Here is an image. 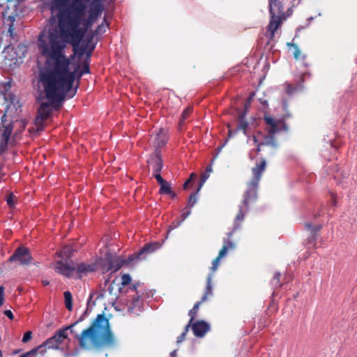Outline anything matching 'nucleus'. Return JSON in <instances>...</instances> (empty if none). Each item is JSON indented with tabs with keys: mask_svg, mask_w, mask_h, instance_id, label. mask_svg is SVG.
<instances>
[{
	"mask_svg": "<svg viewBox=\"0 0 357 357\" xmlns=\"http://www.w3.org/2000/svg\"><path fill=\"white\" fill-rule=\"evenodd\" d=\"M66 40L56 29H50L47 36L43 31L38 36L41 54L54 62L53 70L42 74L41 81L47 99L52 102H57V107L66 98H72L78 87L73 88L77 70L73 72L69 70L70 61L63 53L66 47Z\"/></svg>",
	"mask_w": 357,
	"mask_h": 357,
	"instance_id": "obj_1",
	"label": "nucleus"
},
{
	"mask_svg": "<svg viewBox=\"0 0 357 357\" xmlns=\"http://www.w3.org/2000/svg\"><path fill=\"white\" fill-rule=\"evenodd\" d=\"M89 0H52L50 10L56 13L58 21L56 29L58 34L66 41L79 43L84 38L87 30L96 22L89 16L84 19L86 3Z\"/></svg>",
	"mask_w": 357,
	"mask_h": 357,
	"instance_id": "obj_2",
	"label": "nucleus"
},
{
	"mask_svg": "<svg viewBox=\"0 0 357 357\" xmlns=\"http://www.w3.org/2000/svg\"><path fill=\"white\" fill-rule=\"evenodd\" d=\"M81 348L89 349L91 346L114 347L115 337L111 331L109 320L104 314H98L91 326L80 335L76 334Z\"/></svg>",
	"mask_w": 357,
	"mask_h": 357,
	"instance_id": "obj_3",
	"label": "nucleus"
},
{
	"mask_svg": "<svg viewBox=\"0 0 357 357\" xmlns=\"http://www.w3.org/2000/svg\"><path fill=\"white\" fill-rule=\"evenodd\" d=\"M266 165V161L264 160L259 164H257L256 167L252 168L253 178L248 183L242 203L238 206V212L234 221L233 229L227 234L229 238H230L236 230L241 228L240 222L244 220L245 215L249 211L250 204L256 202L257 199L259 183L261 174L265 170Z\"/></svg>",
	"mask_w": 357,
	"mask_h": 357,
	"instance_id": "obj_4",
	"label": "nucleus"
},
{
	"mask_svg": "<svg viewBox=\"0 0 357 357\" xmlns=\"http://www.w3.org/2000/svg\"><path fill=\"white\" fill-rule=\"evenodd\" d=\"M82 320V318L81 317L72 324L57 331L52 337L48 338L43 344L39 345L38 349H40V354L44 355L46 353L47 349H59L60 346L68 339V331H70V333H73V328Z\"/></svg>",
	"mask_w": 357,
	"mask_h": 357,
	"instance_id": "obj_5",
	"label": "nucleus"
},
{
	"mask_svg": "<svg viewBox=\"0 0 357 357\" xmlns=\"http://www.w3.org/2000/svg\"><path fill=\"white\" fill-rule=\"evenodd\" d=\"M269 13L271 20L268 26V31L270 32L271 38L274 37L282 20L286 19L281 2L278 0H269Z\"/></svg>",
	"mask_w": 357,
	"mask_h": 357,
	"instance_id": "obj_6",
	"label": "nucleus"
},
{
	"mask_svg": "<svg viewBox=\"0 0 357 357\" xmlns=\"http://www.w3.org/2000/svg\"><path fill=\"white\" fill-rule=\"evenodd\" d=\"M162 246V243L158 241H153L146 243L137 252H134L129 256L128 259L130 261H141L145 259L148 255L155 252L159 250Z\"/></svg>",
	"mask_w": 357,
	"mask_h": 357,
	"instance_id": "obj_7",
	"label": "nucleus"
},
{
	"mask_svg": "<svg viewBox=\"0 0 357 357\" xmlns=\"http://www.w3.org/2000/svg\"><path fill=\"white\" fill-rule=\"evenodd\" d=\"M10 262L18 261L21 265H29L31 263L32 257L27 248L20 246L9 257Z\"/></svg>",
	"mask_w": 357,
	"mask_h": 357,
	"instance_id": "obj_8",
	"label": "nucleus"
},
{
	"mask_svg": "<svg viewBox=\"0 0 357 357\" xmlns=\"http://www.w3.org/2000/svg\"><path fill=\"white\" fill-rule=\"evenodd\" d=\"M54 269L60 275L70 278L73 277L75 272V263L73 260L70 261L59 260L55 263Z\"/></svg>",
	"mask_w": 357,
	"mask_h": 357,
	"instance_id": "obj_9",
	"label": "nucleus"
},
{
	"mask_svg": "<svg viewBox=\"0 0 357 357\" xmlns=\"http://www.w3.org/2000/svg\"><path fill=\"white\" fill-rule=\"evenodd\" d=\"M50 102H43L38 109L37 120L45 121L48 119L50 116L52 109L57 110L61 106L63 102L57 105V102H52L50 100H48Z\"/></svg>",
	"mask_w": 357,
	"mask_h": 357,
	"instance_id": "obj_10",
	"label": "nucleus"
},
{
	"mask_svg": "<svg viewBox=\"0 0 357 357\" xmlns=\"http://www.w3.org/2000/svg\"><path fill=\"white\" fill-rule=\"evenodd\" d=\"M234 243H233L229 239L224 238L223 246L222 249L220 250L218 256L213 261L211 266L212 271L215 272L217 271L221 259L227 255L229 249H234Z\"/></svg>",
	"mask_w": 357,
	"mask_h": 357,
	"instance_id": "obj_11",
	"label": "nucleus"
},
{
	"mask_svg": "<svg viewBox=\"0 0 357 357\" xmlns=\"http://www.w3.org/2000/svg\"><path fill=\"white\" fill-rule=\"evenodd\" d=\"M93 38L94 34H89L85 39L83 38L79 43L75 44L71 42H66V45L71 44L73 47L74 52L79 56H82L85 53Z\"/></svg>",
	"mask_w": 357,
	"mask_h": 357,
	"instance_id": "obj_12",
	"label": "nucleus"
},
{
	"mask_svg": "<svg viewBox=\"0 0 357 357\" xmlns=\"http://www.w3.org/2000/svg\"><path fill=\"white\" fill-rule=\"evenodd\" d=\"M148 164L153 169V173L161 172L163 164L159 151H155V153L151 156L148 160Z\"/></svg>",
	"mask_w": 357,
	"mask_h": 357,
	"instance_id": "obj_13",
	"label": "nucleus"
},
{
	"mask_svg": "<svg viewBox=\"0 0 357 357\" xmlns=\"http://www.w3.org/2000/svg\"><path fill=\"white\" fill-rule=\"evenodd\" d=\"M103 10V5L100 0H93L90 4L89 16L96 21L102 13Z\"/></svg>",
	"mask_w": 357,
	"mask_h": 357,
	"instance_id": "obj_14",
	"label": "nucleus"
},
{
	"mask_svg": "<svg viewBox=\"0 0 357 357\" xmlns=\"http://www.w3.org/2000/svg\"><path fill=\"white\" fill-rule=\"evenodd\" d=\"M192 328L196 337H202L210 330V325L204 321H198L193 324Z\"/></svg>",
	"mask_w": 357,
	"mask_h": 357,
	"instance_id": "obj_15",
	"label": "nucleus"
},
{
	"mask_svg": "<svg viewBox=\"0 0 357 357\" xmlns=\"http://www.w3.org/2000/svg\"><path fill=\"white\" fill-rule=\"evenodd\" d=\"M245 114H242L239 116V121L237 126V130H242L245 135L248 137V143H250L252 141L253 142V144L257 143V139L256 136L252 135L250 136L248 134V123L244 118Z\"/></svg>",
	"mask_w": 357,
	"mask_h": 357,
	"instance_id": "obj_16",
	"label": "nucleus"
},
{
	"mask_svg": "<svg viewBox=\"0 0 357 357\" xmlns=\"http://www.w3.org/2000/svg\"><path fill=\"white\" fill-rule=\"evenodd\" d=\"M128 259L127 260L122 259L120 257L112 258L108 261L107 267L106 270L107 271H111L112 272L118 271L124 264L130 263Z\"/></svg>",
	"mask_w": 357,
	"mask_h": 357,
	"instance_id": "obj_17",
	"label": "nucleus"
},
{
	"mask_svg": "<svg viewBox=\"0 0 357 357\" xmlns=\"http://www.w3.org/2000/svg\"><path fill=\"white\" fill-rule=\"evenodd\" d=\"M304 82V75H303L301 78L299 82L296 84V86H292L291 84L286 82L284 84V91L286 94H287L289 96H291L294 94H296L298 92L301 91L303 89V86L302 83Z\"/></svg>",
	"mask_w": 357,
	"mask_h": 357,
	"instance_id": "obj_18",
	"label": "nucleus"
},
{
	"mask_svg": "<svg viewBox=\"0 0 357 357\" xmlns=\"http://www.w3.org/2000/svg\"><path fill=\"white\" fill-rule=\"evenodd\" d=\"M96 270V266L94 264L79 263L75 264V272L81 278L82 274H86L94 272Z\"/></svg>",
	"mask_w": 357,
	"mask_h": 357,
	"instance_id": "obj_19",
	"label": "nucleus"
},
{
	"mask_svg": "<svg viewBox=\"0 0 357 357\" xmlns=\"http://www.w3.org/2000/svg\"><path fill=\"white\" fill-rule=\"evenodd\" d=\"M15 28L13 24H10L6 33H3V37L6 38L7 43L4 46V50H9L13 41H17V34L14 31Z\"/></svg>",
	"mask_w": 357,
	"mask_h": 357,
	"instance_id": "obj_20",
	"label": "nucleus"
},
{
	"mask_svg": "<svg viewBox=\"0 0 357 357\" xmlns=\"http://www.w3.org/2000/svg\"><path fill=\"white\" fill-rule=\"evenodd\" d=\"M167 141L168 137L167 132L163 128H160L155 137V151H158L159 149L163 147L167 143Z\"/></svg>",
	"mask_w": 357,
	"mask_h": 357,
	"instance_id": "obj_21",
	"label": "nucleus"
},
{
	"mask_svg": "<svg viewBox=\"0 0 357 357\" xmlns=\"http://www.w3.org/2000/svg\"><path fill=\"white\" fill-rule=\"evenodd\" d=\"M265 122L267 125V132L269 133H277L280 131L278 126V121L271 116H265Z\"/></svg>",
	"mask_w": 357,
	"mask_h": 357,
	"instance_id": "obj_22",
	"label": "nucleus"
},
{
	"mask_svg": "<svg viewBox=\"0 0 357 357\" xmlns=\"http://www.w3.org/2000/svg\"><path fill=\"white\" fill-rule=\"evenodd\" d=\"M212 278V274H209L207 277L206 287L204 294L201 299V302H205L207 301L208 296H213Z\"/></svg>",
	"mask_w": 357,
	"mask_h": 357,
	"instance_id": "obj_23",
	"label": "nucleus"
},
{
	"mask_svg": "<svg viewBox=\"0 0 357 357\" xmlns=\"http://www.w3.org/2000/svg\"><path fill=\"white\" fill-rule=\"evenodd\" d=\"M12 131L13 126L10 123H8L6 126H4L3 132L1 133L2 142L1 143V146H3V144L4 146H6L8 144Z\"/></svg>",
	"mask_w": 357,
	"mask_h": 357,
	"instance_id": "obj_24",
	"label": "nucleus"
},
{
	"mask_svg": "<svg viewBox=\"0 0 357 357\" xmlns=\"http://www.w3.org/2000/svg\"><path fill=\"white\" fill-rule=\"evenodd\" d=\"M75 250L73 248V245H67L62 248L59 253V256L63 259H69L72 257L73 252Z\"/></svg>",
	"mask_w": 357,
	"mask_h": 357,
	"instance_id": "obj_25",
	"label": "nucleus"
},
{
	"mask_svg": "<svg viewBox=\"0 0 357 357\" xmlns=\"http://www.w3.org/2000/svg\"><path fill=\"white\" fill-rule=\"evenodd\" d=\"M275 133H269L268 132V135L266 136H265L264 139V142H261L260 144V145H271L273 147H277V144L275 142V137H274V135ZM257 144L258 147L257 149V151L259 152L260 151V149L259 147V144Z\"/></svg>",
	"mask_w": 357,
	"mask_h": 357,
	"instance_id": "obj_26",
	"label": "nucleus"
},
{
	"mask_svg": "<svg viewBox=\"0 0 357 357\" xmlns=\"http://www.w3.org/2000/svg\"><path fill=\"white\" fill-rule=\"evenodd\" d=\"M89 63V61H84L83 68L81 70H79V66L75 69L77 70L76 77L78 80L83 75L90 73Z\"/></svg>",
	"mask_w": 357,
	"mask_h": 357,
	"instance_id": "obj_27",
	"label": "nucleus"
},
{
	"mask_svg": "<svg viewBox=\"0 0 357 357\" xmlns=\"http://www.w3.org/2000/svg\"><path fill=\"white\" fill-rule=\"evenodd\" d=\"M109 24L106 21V19L105 18L103 22L101 24L98 25L96 29L94 32L91 33V34H94V36L96 35H102L105 33L107 29L108 28Z\"/></svg>",
	"mask_w": 357,
	"mask_h": 357,
	"instance_id": "obj_28",
	"label": "nucleus"
},
{
	"mask_svg": "<svg viewBox=\"0 0 357 357\" xmlns=\"http://www.w3.org/2000/svg\"><path fill=\"white\" fill-rule=\"evenodd\" d=\"M66 307L71 311L73 310V297L72 294L69 291H66L63 293Z\"/></svg>",
	"mask_w": 357,
	"mask_h": 357,
	"instance_id": "obj_29",
	"label": "nucleus"
},
{
	"mask_svg": "<svg viewBox=\"0 0 357 357\" xmlns=\"http://www.w3.org/2000/svg\"><path fill=\"white\" fill-rule=\"evenodd\" d=\"M159 192L161 195H167L168 193L172 192L171 185L167 182H165L161 184Z\"/></svg>",
	"mask_w": 357,
	"mask_h": 357,
	"instance_id": "obj_30",
	"label": "nucleus"
},
{
	"mask_svg": "<svg viewBox=\"0 0 357 357\" xmlns=\"http://www.w3.org/2000/svg\"><path fill=\"white\" fill-rule=\"evenodd\" d=\"M10 88L11 84L10 82L2 83L0 85V92L4 95L6 99H7L6 93L10 91Z\"/></svg>",
	"mask_w": 357,
	"mask_h": 357,
	"instance_id": "obj_31",
	"label": "nucleus"
},
{
	"mask_svg": "<svg viewBox=\"0 0 357 357\" xmlns=\"http://www.w3.org/2000/svg\"><path fill=\"white\" fill-rule=\"evenodd\" d=\"M202 302L199 301V302H197V303L195 304V305L193 306L192 309H191L189 312V315L190 317V322L189 324H190L191 322L194 320L195 317V315H196V313L199 309V306L200 305Z\"/></svg>",
	"mask_w": 357,
	"mask_h": 357,
	"instance_id": "obj_32",
	"label": "nucleus"
},
{
	"mask_svg": "<svg viewBox=\"0 0 357 357\" xmlns=\"http://www.w3.org/2000/svg\"><path fill=\"white\" fill-rule=\"evenodd\" d=\"M199 190V188L198 189ZM199 191V190H197ZM198 192H195V193H192L190 197H189V199H188V204L187 206L189 207V208H192L194 206V205L196 204L197 202V194Z\"/></svg>",
	"mask_w": 357,
	"mask_h": 357,
	"instance_id": "obj_33",
	"label": "nucleus"
},
{
	"mask_svg": "<svg viewBox=\"0 0 357 357\" xmlns=\"http://www.w3.org/2000/svg\"><path fill=\"white\" fill-rule=\"evenodd\" d=\"M37 353L40 354V349H38V347L32 349L31 350L29 351L28 352L24 353V354L21 355L20 357H36Z\"/></svg>",
	"mask_w": 357,
	"mask_h": 357,
	"instance_id": "obj_34",
	"label": "nucleus"
},
{
	"mask_svg": "<svg viewBox=\"0 0 357 357\" xmlns=\"http://www.w3.org/2000/svg\"><path fill=\"white\" fill-rule=\"evenodd\" d=\"M280 273L278 272L275 273L273 279L271 281V284L273 287H278L281 285V284L280 282Z\"/></svg>",
	"mask_w": 357,
	"mask_h": 357,
	"instance_id": "obj_35",
	"label": "nucleus"
},
{
	"mask_svg": "<svg viewBox=\"0 0 357 357\" xmlns=\"http://www.w3.org/2000/svg\"><path fill=\"white\" fill-rule=\"evenodd\" d=\"M96 47V43H93L92 42L90 43L89 47L85 51L86 58L84 61H89L90 62V57L91 56V54L93 51L94 50Z\"/></svg>",
	"mask_w": 357,
	"mask_h": 357,
	"instance_id": "obj_36",
	"label": "nucleus"
},
{
	"mask_svg": "<svg viewBox=\"0 0 357 357\" xmlns=\"http://www.w3.org/2000/svg\"><path fill=\"white\" fill-rule=\"evenodd\" d=\"M190 326V324L186 325L183 332L181 334V335H179L178 337V338H177V343H181V342H182L185 340L186 334L188 332V328H189Z\"/></svg>",
	"mask_w": 357,
	"mask_h": 357,
	"instance_id": "obj_37",
	"label": "nucleus"
},
{
	"mask_svg": "<svg viewBox=\"0 0 357 357\" xmlns=\"http://www.w3.org/2000/svg\"><path fill=\"white\" fill-rule=\"evenodd\" d=\"M131 277L129 274H123L121 276V284L126 286L131 282Z\"/></svg>",
	"mask_w": 357,
	"mask_h": 357,
	"instance_id": "obj_38",
	"label": "nucleus"
},
{
	"mask_svg": "<svg viewBox=\"0 0 357 357\" xmlns=\"http://www.w3.org/2000/svg\"><path fill=\"white\" fill-rule=\"evenodd\" d=\"M191 208H189L188 206H186L182 211V221L183 222L191 213L190 211Z\"/></svg>",
	"mask_w": 357,
	"mask_h": 357,
	"instance_id": "obj_39",
	"label": "nucleus"
},
{
	"mask_svg": "<svg viewBox=\"0 0 357 357\" xmlns=\"http://www.w3.org/2000/svg\"><path fill=\"white\" fill-rule=\"evenodd\" d=\"M182 222V220H175L172 222V223L169 226L168 233H169L171 230H173L180 226Z\"/></svg>",
	"mask_w": 357,
	"mask_h": 357,
	"instance_id": "obj_40",
	"label": "nucleus"
},
{
	"mask_svg": "<svg viewBox=\"0 0 357 357\" xmlns=\"http://www.w3.org/2000/svg\"><path fill=\"white\" fill-rule=\"evenodd\" d=\"M192 111V108H190V107L186 108L183 112V113L181 114V119H182L181 121L185 120L188 117V116L191 114Z\"/></svg>",
	"mask_w": 357,
	"mask_h": 357,
	"instance_id": "obj_41",
	"label": "nucleus"
},
{
	"mask_svg": "<svg viewBox=\"0 0 357 357\" xmlns=\"http://www.w3.org/2000/svg\"><path fill=\"white\" fill-rule=\"evenodd\" d=\"M31 337H32V333L31 331H26L24 334V336L22 337V342L24 343H26L27 342H29L31 339Z\"/></svg>",
	"mask_w": 357,
	"mask_h": 357,
	"instance_id": "obj_42",
	"label": "nucleus"
},
{
	"mask_svg": "<svg viewBox=\"0 0 357 357\" xmlns=\"http://www.w3.org/2000/svg\"><path fill=\"white\" fill-rule=\"evenodd\" d=\"M153 176L155 178V179L157 180L158 183L160 184V185L162 183H164L165 182H166L165 180H164L162 178V177L160 175V172H155V173H153Z\"/></svg>",
	"mask_w": 357,
	"mask_h": 357,
	"instance_id": "obj_43",
	"label": "nucleus"
},
{
	"mask_svg": "<svg viewBox=\"0 0 357 357\" xmlns=\"http://www.w3.org/2000/svg\"><path fill=\"white\" fill-rule=\"evenodd\" d=\"M305 227L308 230H310L312 231V237H314V235H315V232H316V230H313V226L312 224L310 223H306L305 225ZM320 228V227L319 228H317V231Z\"/></svg>",
	"mask_w": 357,
	"mask_h": 357,
	"instance_id": "obj_44",
	"label": "nucleus"
},
{
	"mask_svg": "<svg viewBox=\"0 0 357 357\" xmlns=\"http://www.w3.org/2000/svg\"><path fill=\"white\" fill-rule=\"evenodd\" d=\"M289 45H291L292 47H294L295 51L294 52V57L296 59H298L299 58V55H300V50L298 47V46L296 45H294V44H288Z\"/></svg>",
	"mask_w": 357,
	"mask_h": 357,
	"instance_id": "obj_45",
	"label": "nucleus"
},
{
	"mask_svg": "<svg viewBox=\"0 0 357 357\" xmlns=\"http://www.w3.org/2000/svg\"><path fill=\"white\" fill-rule=\"evenodd\" d=\"M6 202H7V204L10 206H12L14 205V195L13 194H10L7 198H6Z\"/></svg>",
	"mask_w": 357,
	"mask_h": 357,
	"instance_id": "obj_46",
	"label": "nucleus"
},
{
	"mask_svg": "<svg viewBox=\"0 0 357 357\" xmlns=\"http://www.w3.org/2000/svg\"><path fill=\"white\" fill-rule=\"evenodd\" d=\"M4 288L3 286H0V306H1L3 304V300H4Z\"/></svg>",
	"mask_w": 357,
	"mask_h": 357,
	"instance_id": "obj_47",
	"label": "nucleus"
},
{
	"mask_svg": "<svg viewBox=\"0 0 357 357\" xmlns=\"http://www.w3.org/2000/svg\"><path fill=\"white\" fill-rule=\"evenodd\" d=\"M17 59L16 58H13V59H8L7 58H5V59L3 60V62L5 63L6 66L8 64V62H9V66H12V63H13V64H15L16 62H17Z\"/></svg>",
	"mask_w": 357,
	"mask_h": 357,
	"instance_id": "obj_48",
	"label": "nucleus"
},
{
	"mask_svg": "<svg viewBox=\"0 0 357 357\" xmlns=\"http://www.w3.org/2000/svg\"><path fill=\"white\" fill-rule=\"evenodd\" d=\"M4 314L11 320L14 318L13 314L10 310H5Z\"/></svg>",
	"mask_w": 357,
	"mask_h": 357,
	"instance_id": "obj_49",
	"label": "nucleus"
},
{
	"mask_svg": "<svg viewBox=\"0 0 357 357\" xmlns=\"http://www.w3.org/2000/svg\"><path fill=\"white\" fill-rule=\"evenodd\" d=\"M195 176V174L194 173H192V174H191V175H190V178L189 179H188V180L184 183V184H183V189H184V190H186V189H187V188H188V186L189 183H190V181H191V178H192V176Z\"/></svg>",
	"mask_w": 357,
	"mask_h": 357,
	"instance_id": "obj_50",
	"label": "nucleus"
},
{
	"mask_svg": "<svg viewBox=\"0 0 357 357\" xmlns=\"http://www.w3.org/2000/svg\"><path fill=\"white\" fill-rule=\"evenodd\" d=\"M208 176L209 174L207 172H205L204 174H202V183L200 184V187L202 185V183H204L208 179Z\"/></svg>",
	"mask_w": 357,
	"mask_h": 357,
	"instance_id": "obj_51",
	"label": "nucleus"
},
{
	"mask_svg": "<svg viewBox=\"0 0 357 357\" xmlns=\"http://www.w3.org/2000/svg\"><path fill=\"white\" fill-rule=\"evenodd\" d=\"M228 139H227L225 143H223L221 145H219L218 146V148L216 149V151H217V154L220 153V151H222V148L225 146V144H227Z\"/></svg>",
	"mask_w": 357,
	"mask_h": 357,
	"instance_id": "obj_52",
	"label": "nucleus"
},
{
	"mask_svg": "<svg viewBox=\"0 0 357 357\" xmlns=\"http://www.w3.org/2000/svg\"><path fill=\"white\" fill-rule=\"evenodd\" d=\"M282 107H283L284 110L286 111L287 109L288 105H287V101L286 100H283Z\"/></svg>",
	"mask_w": 357,
	"mask_h": 357,
	"instance_id": "obj_53",
	"label": "nucleus"
},
{
	"mask_svg": "<svg viewBox=\"0 0 357 357\" xmlns=\"http://www.w3.org/2000/svg\"><path fill=\"white\" fill-rule=\"evenodd\" d=\"M170 357H178L177 356V350L176 349H174V351H172L170 354H169Z\"/></svg>",
	"mask_w": 357,
	"mask_h": 357,
	"instance_id": "obj_54",
	"label": "nucleus"
},
{
	"mask_svg": "<svg viewBox=\"0 0 357 357\" xmlns=\"http://www.w3.org/2000/svg\"><path fill=\"white\" fill-rule=\"evenodd\" d=\"M167 195H169L171 197V198H172V199H174L176 197V194L172 190V192L168 193Z\"/></svg>",
	"mask_w": 357,
	"mask_h": 357,
	"instance_id": "obj_55",
	"label": "nucleus"
},
{
	"mask_svg": "<svg viewBox=\"0 0 357 357\" xmlns=\"http://www.w3.org/2000/svg\"><path fill=\"white\" fill-rule=\"evenodd\" d=\"M212 172V167H211V165H209V166H208V167H206V172H207V173H208V174H209V173H210V172Z\"/></svg>",
	"mask_w": 357,
	"mask_h": 357,
	"instance_id": "obj_56",
	"label": "nucleus"
},
{
	"mask_svg": "<svg viewBox=\"0 0 357 357\" xmlns=\"http://www.w3.org/2000/svg\"><path fill=\"white\" fill-rule=\"evenodd\" d=\"M6 112H7V110H6ZM6 113H5V114L1 116V121H2V122L6 121Z\"/></svg>",
	"mask_w": 357,
	"mask_h": 357,
	"instance_id": "obj_57",
	"label": "nucleus"
},
{
	"mask_svg": "<svg viewBox=\"0 0 357 357\" xmlns=\"http://www.w3.org/2000/svg\"><path fill=\"white\" fill-rule=\"evenodd\" d=\"M42 282L44 286H47L50 284L48 280H43Z\"/></svg>",
	"mask_w": 357,
	"mask_h": 357,
	"instance_id": "obj_58",
	"label": "nucleus"
},
{
	"mask_svg": "<svg viewBox=\"0 0 357 357\" xmlns=\"http://www.w3.org/2000/svg\"><path fill=\"white\" fill-rule=\"evenodd\" d=\"M8 96H10V102L13 105H15V98H12L11 97V95L10 94H8Z\"/></svg>",
	"mask_w": 357,
	"mask_h": 357,
	"instance_id": "obj_59",
	"label": "nucleus"
},
{
	"mask_svg": "<svg viewBox=\"0 0 357 357\" xmlns=\"http://www.w3.org/2000/svg\"><path fill=\"white\" fill-rule=\"evenodd\" d=\"M235 132H236V131H235L234 133H232V132H231V130H229V137H231V136H233V135L235 134Z\"/></svg>",
	"mask_w": 357,
	"mask_h": 357,
	"instance_id": "obj_60",
	"label": "nucleus"
},
{
	"mask_svg": "<svg viewBox=\"0 0 357 357\" xmlns=\"http://www.w3.org/2000/svg\"><path fill=\"white\" fill-rule=\"evenodd\" d=\"M332 197L333 199H335V197H334V195L332 194ZM333 206H336V202H335V200H333Z\"/></svg>",
	"mask_w": 357,
	"mask_h": 357,
	"instance_id": "obj_61",
	"label": "nucleus"
},
{
	"mask_svg": "<svg viewBox=\"0 0 357 357\" xmlns=\"http://www.w3.org/2000/svg\"><path fill=\"white\" fill-rule=\"evenodd\" d=\"M70 356H71V354H70V353L65 354V357H70Z\"/></svg>",
	"mask_w": 357,
	"mask_h": 357,
	"instance_id": "obj_62",
	"label": "nucleus"
},
{
	"mask_svg": "<svg viewBox=\"0 0 357 357\" xmlns=\"http://www.w3.org/2000/svg\"><path fill=\"white\" fill-rule=\"evenodd\" d=\"M54 17H52L50 19V22L51 23L52 20H54Z\"/></svg>",
	"mask_w": 357,
	"mask_h": 357,
	"instance_id": "obj_63",
	"label": "nucleus"
},
{
	"mask_svg": "<svg viewBox=\"0 0 357 357\" xmlns=\"http://www.w3.org/2000/svg\"><path fill=\"white\" fill-rule=\"evenodd\" d=\"M0 357H3V354H2V352L1 350H0Z\"/></svg>",
	"mask_w": 357,
	"mask_h": 357,
	"instance_id": "obj_64",
	"label": "nucleus"
}]
</instances>
